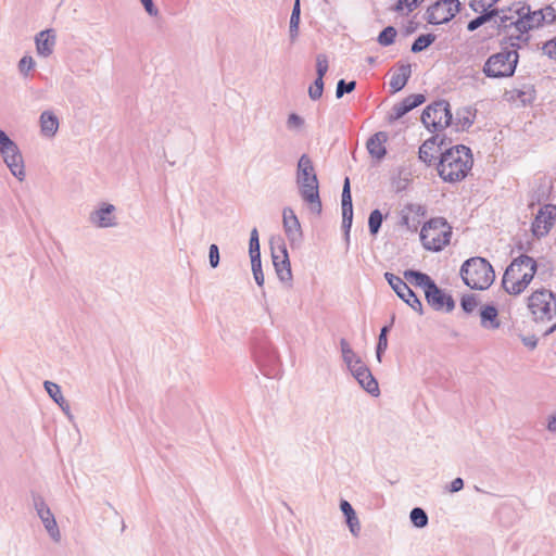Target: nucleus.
<instances>
[{"mask_svg":"<svg viewBox=\"0 0 556 556\" xmlns=\"http://www.w3.org/2000/svg\"><path fill=\"white\" fill-rule=\"evenodd\" d=\"M396 34V29L393 26H387L380 31L377 40L381 46L387 47L394 42Z\"/></svg>","mask_w":556,"mask_h":556,"instance_id":"nucleus-42","label":"nucleus"},{"mask_svg":"<svg viewBox=\"0 0 556 556\" xmlns=\"http://www.w3.org/2000/svg\"><path fill=\"white\" fill-rule=\"evenodd\" d=\"M523 267V258L522 255L514 258V261L510 263V265L506 268L503 279H502V286L506 290V288H510V285L516 281L517 279H520L521 270Z\"/></svg>","mask_w":556,"mask_h":556,"instance_id":"nucleus-28","label":"nucleus"},{"mask_svg":"<svg viewBox=\"0 0 556 556\" xmlns=\"http://www.w3.org/2000/svg\"><path fill=\"white\" fill-rule=\"evenodd\" d=\"M351 206L353 205L352 202V194H351V186H350V179L346 177L344 179L343 188H342V194H341V207L343 206Z\"/></svg>","mask_w":556,"mask_h":556,"instance_id":"nucleus-51","label":"nucleus"},{"mask_svg":"<svg viewBox=\"0 0 556 556\" xmlns=\"http://www.w3.org/2000/svg\"><path fill=\"white\" fill-rule=\"evenodd\" d=\"M427 303L434 311H445L446 313H451L455 308V301L452 295L445 293L442 289H440L437 283L430 287L429 290H426L425 293Z\"/></svg>","mask_w":556,"mask_h":556,"instance_id":"nucleus-15","label":"nucleus"},{"mask_svg":"<svg viewBox=\"0 0 556 556\" xmlns=\"http://www.w3.org/2000/svg\"><path fill=\"white\" fill-rule=\"evenodd\" d=\"M340 348H341L342 358H343L344 363L346 364V366L361 359V357L354 353L351 345L349 344V342L345 339L340 340Z\"/></svg>","mask_w":556,"mask_h":556,"instance_id":"nucleus-41","label":"nucleus"},{"mask_svg":"<svg viewBox=\"0 0 556 556\" xmlns=\"http://www.w3.org/2000/svg\"><path fill=\"white\" fill-rule=\"evenodd\" d=\"M384 278L401 300L419 315L424 314V307L419 298L401 277L387 271L384 273Z\"/></svg>","mask_w":556,"mask_h":556,"instance_id":"nucleus-13","label":"nucleus"},{"mask_svg":"<svg viewBox=\"0 0 556 556\" xmlns=\"http://www.w3.org/2000/svg\"><path fill=\"white\" fill-rule=\"evenodd\" d=\"M412 75L410 64H401L397 71L392 74L389 86L392 93L401 91Z\"/></svg>","mask_w":556,"mask_h":556,"instance_id":"nucleus-25","label":"nucleus"},{"mask_svg":"<svg viewBox=\"0 0 556 556\" xmlns=\"http://www.w3.org/2000/svg\"><path fill=\"white\" fill-rule=\"evenodd\" d=\"M31 504L34 509L37 513V516L41 520L45 529L49 533L50 538L54 542H59L61 539V533L56 523V520L54 518V515L52 514L51 509L47 505L43 496L37 492L31 491Z\"/></svg>","mask_w":556,"mask_h":556,"instance_id":"nucleus-12","label":"nucleus"},{"mask_svg":"<svg viewBox=\"0 0 556 556\" xmlns=\"http://www.w3.org/2000/svg\"><path fill=\"white\" fill-rule=\"evenodd\" d=\"M435 35L433 34H422L419 35L412 45V52L418 53L426 50L429 46H431L435 40Z\"/></svg>","mask_w":556,"mask_h":556,"instance_id":"nucleus-37","label":"nucleus"},{"mask_svg":"<svg viewBox=\"0 0 556 556\" xmlns=\"http://www.w3.org/2000/svg\"><path fill=\"white\" fill-rule=\"evenodd\" d=\"M547 430L556 433V416L552 415L547 420Z\"/></svg>","mask_w":556,"mask_h":556,"instance_id":"nucleus-62","label":"nucleus"},{"mask_svg":"<svg viewBox=\"0 0 556 556\" xmlns=\"http://www.w3.org/2000/svg\"><path fill=\"white\" fill-rule=\"evenodd\" d=\"M305 122H304V118L301 117L299 114L296 113H291L289 114L288 118H287V128L291 131H299L303 128Z\"/></svg>","mask_w":556,"mask_h":556,"instance_id":"nucleus-49","label":"nucleus"},{"mask_svg":"<svg viewBox=\"0 0 556 556\" xmlns=\"http://www.w3.org/2000/svg\"><path fill=\"white\" fill-rule=\"evenodd\" d=\"M35 45L37 54L41 58L50 56L56 45V34L52 28L39 31L35 36Z\"/></svg>","mask_w":556,"mask_h":556,"instance_id":"nucleus-20","label":"nucleus"},{"mask_svg":"<svg viewBox=\"0 0 556 556\" xmlns=\"http://www.w3.org/2000/svg\"><path fill=\"white\" fill-rule=\"evenodd\" d=\"M462 9L459 0H437L425 14L429 24L440 25L450 22Z\"/></svg>","mask_w":556,"mask_h":556,"instance_id":"nucleus-11","label":"nucleus"},{"mask_svg":"<svg viewBox=\"0 0 556 556\" xmlns=\"http://www.w3.org/2000/svg\"><path fill=\"white\" fill-rule=\"evenodd\" d=\"M354 378L357 380L361 387L370 395L378 396L380 394L378 381L372 376L370 369Z\"/></svg>","mask_w":556,"mask_h":556,"instance_id":"nucleus-32","label":"nucleus"},{"mask_svg":"<svg viewBox=\"0 0 556 556\" xmlns=\"http://www.w3.org/2000/svg\"><path fill=\"white\" fill-rule=\"evenodd\" d=\"M508 10V15H503L498 21V35L504 36L503 43L511 48L527 46L530 30L556 22V12L552 5L532 11L529 4L517 3Z\"/></svg>","mask_w":556,"mask_h":556,"instance_id":"nucleus-1","label":"nucleus"},{"mask_svg":"<svg viewBox=\"0 0 556 556\" xmlns=\"http://www.w3.org/2000/svg\"><path fill=\"white\" fill-rule=\"evenodd\" d=\"M41 135L47 138L55 136L59 129V118L52 111H43L39 117Z\"/></svg>","mask_w":556,"mask_h":556,"instance_id":"nucleus-26","label":"nucleus"},{"mask_svg":"<svg viewBox=\"0 0 556 556\" xmlns=\"http://www.w3.org/2000/svg\"><path fill=\"white\" fill-rule=\"evenodd\" d=\"M356 88V81L355 80H351V81H345L344 79H340L338 83H337V88H336V97L338 99L342 98L344 94L346 93H350L352 91H354Z\"/></svg>","mask_w":556,"mask_h":556,"instance_id":"nucleus-48","label":"nucleus"},{"mask_svg":"<svg viewBox=\"0 0 556 556\" xmlns=\"http://www.w3.org/2000/svg\"><path fill=\"white\" fill-rule=\"evenodd\" d=\"M0 154L11 174L23 181L25 179L23 155L17 144L2 129H0Z\"/></svg>","mask_w":556,"mask_h":556,"instance_id":"nucleus-8","label":"nucleus"},{"mask_svg":"<svg viewBox=\"0 0 556 556\" xmlns=\"http://www.w3.org/2000/svg\"><path fill=\"white\" fill-rule=\"evenodd\" d=\"M208 260H210V265L212 268H216L219 264V249L218 247L213 243L210 245V249H208Z\"/></svg>","mask_w":556,"mask_h":556,"instance_id":"nucleus-55","label":"nucleus"},{"mask_svg":"<svg viewBox=\"0 0 556 556\" xmlns=\"http://www.w3.org/2000/svg\"><path fill=\"white\" fill-rule=\"evenodd\" d=\"M523 266L528 268L527 271L521 274L520 279H517L510 285V288H506L508 294L518 295L520 294L532 281L536 274L538 264L533 257L522 254Z\"/></svg>","mask_w":556,"mask_h":556,"instance_id":"nucleus-17","label":"nucleus"},{"mask_svg":"<svg viewBox=\"0 0 556 556\" xmlns=\"http://www.w3.org/2000/svg\"><path fill=\"white\" fill-rule=\"evenodd\" d=\"M271 257H273V264L275 265L276 262L279 263L281 261L280 257V244L278 245V249L271 248Z\"/></svg>","mask_w":556,"mask_h":556,"instance_id":"nucleus-63","label":"nucleus"},{"mask_svg":"<svg viewBox=\"0 0 556 556\" xmlns=\"http://www.w3.org/2000/svg\"><path fill=\"white\" fill-rule=\"evenodd\" d=\"M480 325L486 330H496L501 327L498 311L494 304H486L480 308Z\"/></svg>","mask_w":556,"mask_h":556,"instance_id":"nucleus-23","label":"nucleus"},{"mask_svg":"<svg viewBox=\"0 0 556 556\" xmlns=\"http://www.w3.org/2000/svg\"><path fill=\"white\" fill-rule=\"evenodd\" d=\"M348 368L353 375V377H357L369 369L362 359H358L353 364L349 365Z\"/></svg>","mask_w":556,"mask_h":556,"instance_id":"nucleus-54","label":"nucleus"},{"mask_svg":"<svg viewBox=\"0 0 556 556\" xmlns=\"http://www.w3.org/2000/svg\"><path fill=\"white\" fill-rule=\"evenodd\" d=\"M388 140V136L383 131L376 132L367 141V150L371 157L377 161H381L387 154V148L384 143Z\"/></svg>","mask_w":556,"mask_h":556,"instance_id":"nucleus-22","label":"nucleus"},{"mask_svg":"<svg viewBox=\"0 0 556 556\" xmlns=\"http://www.w3.org/2000/svg\"><path fill=\"white\" fill-rule=\"evenodd\" d=\"M249 254L250 257L261 256L260 238L256 228H253L250 233Z\"/></svg>","mask_w":556,"mask_h":556,"instance_id":"nucleus-47","label":"nucleus"},{"mask_svg":"<svg viewBox=\"0 0 556 556\" xmlns=\"http://www.w3.org/2000/svg\"><path fill=\"white\" fill-rule=\"evenodd\" d=\"M425 127L432 131H440L453 125V115L446 100H438L426 106L421 114Z\"/></svg>","mask_w":556,"mask_h":556,"instance_id":"nucleus-7","label":"nucleus"},{"mask_svg":"<svg viewBox=\"0 0 556 556\" xmlns=\"http://www.w3.org/2000/svg\"><path fill=\"white\" fill-rule=\"evenodd\" d=\"M521 341L527 348L531 350H534L538 345V338L535 336H522Z\"/></svg>","mask_w":556,"mask_h":556,"instance_id":"nucleus-58","label":"nucleus"},{"mask_svg":"<svg viewBox=\"0 0 556 556\" xmlns=\"http://www.w3.org/2000/svg\"><path fill=\"white\" fill-rule=\"evenodd\" d=\"M282 225L285 233L291 245L300 243L303 238L300 220L291 207H285L282 211Z\"/></svg>","mask_w":556,"mask_h":556,"instance_id":"nucleus-16","label":"nucleus"},{"mask_svg":"<svg viewBox=\"0 0 556 556\" xmlns=\"http://www.w3.org/2000/svg\"><path fill=\"white\" fill-rule=\"evenodd\" d=\"M472 163L470 149L464 144H458L441 152L437 169L444 181L457 182L465 179L472 167Z\"/></svg>","mask_w":556,"mask_h":556,"instance_id":"nucleus-3","label":"nucleus"},{"mask_svg":"<svg viewBox=\"0 0 556 556\" xmlns=\"http://www.w3.org/2000/svg\"><path fill=\"white\" fill-rule=\"evenodd\" d=\"M438 136H433L430 139L426 140L419 148V159L427 165H431L433 161L437 159L434 153L443 152L441 144H437Z\"/></svg>","mask_w":556,"mask_h":556,"instance_id":"nucleus-27","label":"nucleus"},{"mask_svg":"<svg viewBox=\"0 0 556 556\" xmlns=\"http://www.w3.org/2000/svg\"><path fill=\"white\" fill-rule=\"evenodd\" d=\"M295 182L302 201L308 206L312 214L320 216L323 203L319 194V181L312 159L302 154L298 160Z\"/></svg>","mask_w":556,"mask_h":556,"instance_id":"nucleus-2","label":"nucleus"},{"mask_svg":"<svg viewBox=\"0 0 556 556\" xmlns=\"http://www.w3.org/2000/svg\"><path fill=\"white\" fill-rule=\"evenodd\" d=\"M300 15H301V4L300 0H295L293 4V9L290 16L289 24V37L291 42H294L299 35V25H300Z\"/></svg>","mask_w":556,"mask_h":556,"instance_id":"nucleus-35","label":"nucleus"},{"mask_svg":"<svg viewBox=\"0 0 556 556\" xmlns=\"http://www.w3.org/2000/svg\"><path fill=\"white\" fill-rule=\"evenodd\" d=\"M406 208L417 215H424L426 213V210L420 204H407Z\"/></svg>","mask_w":556,"mask_h":556,"instance_id":"nucleus-60","label":"nucleus"},{"mask_svg":"<svg viewBox=\"0 0 556 556\" xmlns=\"http://www.w3.org/2000/svg\"><path fill=\"white\" fill-rule=\"evenodd\" d=\"M251 258V266H252V273L255 282L257 286L262 287L264 285V274L262 270V261L261 256L256 257H250Z\"/></svg>","mask_w":556,"mask_h":556,"instance_id":"nucleus-44","label":"nucleus"},{"mask_svg":"<svg viewBox=\"0 0 556 556\" xmlns=\"http://www.w3.org/2000/svg\"><path fill=\"white\" fill-rule=\"evenodd\" d=\"M513 101H520L522 105L532 103L535 99V90L532 85H523L522 88H515L507 92Z\"/></svg>","mask_w":556,"mask_h":556,"instance_id":"nucleus-31","label":"nucleus"},{"mask_svg":"<svg viewBox=\"0 0 556 556\" xmlns=\"http://www.w3.org/2000/svg\"><path fill=\"white\" fill-rule=\"evenodd\" d=\"M35 66V61L29 55H24L18 62V70L23 75H28L29 71H31Z\"/></svg>","mask_w":556,"mask_h":556,"instance_id":"nucleus-53","label":"nucleus"},{"mask_svg":"<svg viewBox=\"0 0 556 556\" xmlns=\"http://www.w3.org/2000/svg\"><path fill=\"white\" fill-rule=\"evenodd\" d=\"M422 1L424 0H397L392 9L400 14L408 15L417 9Z\"/></svg>","mask_w":556,"mask_h":556,"instance_id":"nucleus-38","label":"nucleus"},{"mask_svg":"<svg viewBox=\"0 0 556 556\" xmlns=\"http://www.w3.org/2000/svg\"><path fill=\"white\" fill-rule=\"evenodd\" d=\"M504 38L501 40L503 50L489 56L483 66V73L490 78L510 77L516 71L519 54V48H511L507 43H503Z\"/></svg>","mask_w":556,"mask_h":556,"instance_id":"nucleus-5","label":"nucleus"},{"mask_svg":"<svg viewBox=\"0 0 556 556\" xmlns=\"http://www.w3.org/2000/svg\"><path fill=\"white\" fill-rule=\"evenodd\" d=\"M478 306V298L473 293L465 294L460 299V307L466 314H471Z\"/></svg>","mask_w":556,"mask_h":556,"instance_id":"nucleus-43","label":"nucleus"},{"mask_svg":"<svg viewBox=\"0 0 556 556\" xmlns=\"http://www.w3.org/2000/svg\"><path fill=\"white\" fill-rule=\"evenodd\" d=\"M556 218V205L545 204L542 206L532 223V233L540 239L545 237L552 229Z\"/></svg>","mask_w":556,"mask_h":556,"instance_id":"nucleus-14","label":"nucleus"},{"mask_svg":"<svg viewBox=\"0 0 556 556\" xmlns=\"http://www.w3.org/2000/svg\"><path fill=\"white\" fill-rule=\"evenodd\" d=\"M464 283L473 290H486L495 279L492 265L483 257L466 260L459 270Z\"/></svg>","mask_w":556,"mask_h":556,"instance_id":"nucleus-4","label":"nucleus"},{"mask_svg":"<svg viewBox=\"0 0 556 556\" xmlns=\"http://www.w3.org/2000/svg\"><path fill=\"white\" fill-rule=\"evenodd\" d=\"M279 241H280L281 261L279 263L276 262L274 267H275L276 274L280 281L290 282L292 280V271H291V264L289 261L288 251H287L286 244L282 242V240L279 239Z\"/></svg>","mask_w":556,"mask_h":556,"instance_id":"nucleus-24","label":"nucleus"},{"mask_svg":"<svg viewBox=\"0 0 556 556\" xmlns=\"http://www.w3.org/2000/svg\"><path fill=\"white\" fill-rule=\"evenodd\" d=\"M342 208V229L346 243L350 241V231L353 223V205L343 206Z\"/></svg>","mask_w":556,"mask_h":556,"instance_id":"nucleus-39","label":"nucleus"},{"mask_svg":"<svg viewBox=\"0 0 556 556\" xmlns=\"http://www.w3.org/2000/svg\"><path fill=\"white\" fill-rule=\"evenodd\" d=\"M394 320H395V316L393 315L391 317L390 324L383 326L380 329V333H379L378 342H377V346H376V358L379 363H381L382 355L388 348V333L390 332V330L394 324Z\"/></svg>","mask_w":556,"mask_h":556,"instance_id":"nucleus-34","label":"nucleus"},{"mask_svg":"<svg viewBox=\"0 0 556 556\" xmlns=\"http://www.w3.org/2000/svg\"><path fill=\"white\" fill-rule=\"evenodd\" d=\"M115 206L109 203H102V205L90 214L89 220L91 224L99 228H109L116 225L115 217L113 215Z\"/></svg>","mask_w":556,"mask_h":556,"instance_id":"nucleus-21","label":"nucleus"},{"mask_svg":"<svg viewBox=\"0 0 556 556\" xmlns=\"http://www.w3.org/2000/svg\"><path fill=\"white\" fill-rule=\"evenodd\" d=\"M45 390L49 394V396L58 404L60 402H63L64 397L61 392V388L59 384L52 382V381H45L43 382Z\"/></svg>","mask_w":556,"mask_h":556,"instance_id":"nucleus-45","label":"nucleus"},{"mask_svg":"<svg viewBox=\"0 0 556 556\" xmlns=\"http://www.w3.org/2000/svg\"><path fill=\"white\" fill-rule=\"evenodd\" d=\"M535 320H551L556 315V296L549 290H538L528 300Z\"/></svg>","mask_w":556,"mask_h":556,"instance_id":"nucleus-9","label":"nucleus"},{"mask_svg":"<svg viewBox=\"0 0 556 556\" xmlns=\"http://www.w3.org/2000/svg\"><path fill=\"white\" fill-rule=\"evenodd\" d=\"M464 488V480L462 478H455L450 484V492L456 493Z\"/></svg>","mask_w":556,"mask_h":556,"instance_id":"nucleus-59","label":"nucleus"},{"mask_svg":"<svg viewBox=\"0 0 556 556\" xmlns=\"http://www.w3.org/2000/svg\"><path fill=\"white\" fill-rule=\"evenodd\" d=\"M475 114L469 108H463L456 112V117L453 119V125L456 130L468 129L473 124Z\"/></svg>","mask_w":556,"mask_h":556,"instance_id":"nucleus-33","label":"nucleus"},{"mask_svg":"<svg viewBox=\"0 0 556 556\" xmlns=\"http://www.w3.org/2000/svg\"><path fill=\"white\" fill-rule=\"evenodd\" d=\"M382 222H383V215L380 212V210L376 208L370 212L369 217H368V228H369L370 235L376 236L379 232Z\"/></svg>","mask_w":556,"mask_h":556,"instance_id":"nucleus-40","label":"nucleus"},{"mask_svg":"<svg viewBox=\"0 0 556 556\" xmlns=\"http://www.w3.org/2000/svg\"><path fill=\"white\" fill-rule=\"evenodd\" d=\"M401 224L409 228V217L407 215H402Z\"/></svg>","mask_w":556,"mask_h":556,"instance_id":"nucleus-64","label":"nucleus"},{"mask_svg":"<svg viewBox=\"0 0 556 556\" xmlns=\"http://www.w3.org/2000/svg\"><path fill=\"white\" fill-rule=\"evenodd\" d=\"M452 227L445 218L434 217L428 220L420 230V241L426 250L439 252L450 243Z\"/></svg>","mask_w":556,"mask_h":556,"instance_id":"nucleus-6","label":"nucleus"},{"mask_svg":"<svg viewBox=\"0 0 556 556\" xmlns=\"http://www.w3.org/2000/svg\"><path fill=\"white\" fill-rule=\"evenodd\" d=\"M324 86V79L316 78L314 83L308 87V96L313 101L321 98Z\"/></svg>","mask_w":556,"mask_h":556,"instance_id":"nucleus-50","label":"nucleus"},{"mask_svg":"<svg viewBox=\"0 0 556 556\" xmlns=\"http://www.w3.org/2000/svg\"><path fill=\"white\" fill-rule=\"evenodd\" d=\"M479 13L480 14L477 17L472 18L467 24L468 31H475L476 29H478L479 27H481L482 25H484L485 23L491 22V21L494 22L496 29L498 30V21L502 18L503 15H508L509 10H508V8H506V9H488L484 7L479 10Z\"/></svg>","mask_w":556,"mask_h":556,"instance_id":"nucleus-18","label":"nucleus"},{"mask_svg":"<svg viewBox=\"0 0 556 556\" xmlns=\"http://www.w3.org/2000/svg\"><path fill=\"white\" fill-rule=\"evenodd\" d=\"M425 101L426 97L421 93L409 94L401 102L393 105L389 114V121L394 122L402 118L405 114L421 105Z\"/></svg>","mask_w":556,"mask_h":556,"instance_id":"nucleus-19","label":"nucleus"},{"mask_svg":"<svg viewBox=\"0 0 556 556\" xmlns=\"http://www.w3.org/2000/svg\"><path fill=\"white\" fill-rule=\"evenodd\" d=\"M141 4L143 5L146 12L150 16H157L159 15V9L154 4L153 0H139Z\"/></svg>","mask_w":556,"mask_h":556,"instance_id":"nucleus-57","label":"nucleus"},{"mask_svg":"<svg viewBox=\"0 0 556 556\" xmlns=\"http://www.w3.org/2000/svg\"><path fill=\"white\" fill-rule=\"evenodd\" d=\"M58 405L60 406V408L62 409V412L70 418L72 419L73 416L71 414V406L68 404L67 401H65V399L63 400V402H60L58 403Z\"/></svg>","mask_w":556,"mask_h":556,"instance_id":"nucleus-61","label":"nucleus"},{"mask_svg":"<svg viewBox=\"0 0 556 556\" xmlns=\"http://www.w3.org/2000/svg\"><path fill=\"white\" fill-rule=\"evenodd\" d=\"M254 357L265 376L275 378L278 375L279 356L270 342L260 341L254 348Z\"/></svg>","mask_w":556,"mask_h":556,"instance_id":"nucleus-10","label":"nucleus"},{"mask_svg":"<svg viewBox=\"0 0 556 556\" xmlns=\"http://www.w3.org/2000/svg\"><path fill=\"white\" fill-rule=\"evenodd\" d=\"M542 49L544 54L551 59L556 60V38L547 41Z\"/></svg>","mask_w":556,"mask_h":556,"instance_id":"nucleus-56","label":"nucleus"},{"mask_svg":"<svg viewBox=\"0 0 556 556\" xmlns=\"http://www.w3.org/2000/svg\"><path fill=\"white\" fill-rule=\"evenodd\" d=\"M498 1L500 0H471L469 7L471 8L472 11L479 12V10L484 7L488 9H495L494 5Z\"/></svg>","mask_w":556,"mask_h":556,"instance_id":"nucleus-52","label":"nucleus"},{"mask_svg":"<svg viewBox=\"0 0 556 556\" xmlns=\"http://www.w3.org/2000/svg\"><path fill=\"white\" fill-rule=\"evenodd\" d=\"M340 509L345 517V522L351 533L357 536L361 532V523L353 506L346 500H341Z\"/></svg>","mask_w":556,"mask_h":556,"instance_id":"nucleus-29","label":"nucleus"},{"mask_svg":"<svg viewBox=\"0 0 556 556\" xmlns=\"http://www.w3.org/2000/svg\"><path fill=\"white\" fill-rule=\"evenodd\" d=\"M329 68L328 56L325 53L316 55V78L324 79Z\"/></svg>","mask_w":556,"mask_h":556,"instance_id":"nucleus-46","label":"nucleus"},{"mask_svg":"<svg viewBox=\"0 0 556 556\" xmlns=\"http://www.w3.org/2000/svg\"><path fill=\"white\" fill-rule=\"evenodd\" d=\"M403 275L407 281L415 285L416 287L422 288L425 293H426V290H429L430 287H432L435 283L434 280L431 279L430 276H428L427 274L421 273L419 270L407 269L404 271Z\"/></svg>","mask_w":556,"mask_h":556,"instance_id":"nucleus-30","label":"nucleus"},{"mask_svg":"<svg viewBox=\"0 0 556 556\" xmlns=\"http://www.w3.org/2000/svg\"><path fill=\"white\" fill-rule=\"evenodd\" d=\"M410 522L419 529L428 526L429 518L426 510L421 507H414L409 513Z\"/></svg>","mask_w":556,"mask_h":556,"instance_id":"nucleus-36","label":"nucleus"}]
</instances>
